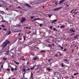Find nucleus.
<instances>
[{"mask_svg":"<svg viewBox=\"0 0 79 79\" xmlns=\"http://www.w3.org/2000/svg\"><path fill=\"white\" fill-rule=\"evenodd\" d=\"M23 39L25 41V40H26V38H25V37H23Z\"/></svg>","mask_w":79,"mask_h":79,"instance_id":"obj_45","label":"nucleus"},{"mask_svg":"<svg viewBox=\"0 0 79 79\" xmlns=\"http://www.w3.org/2000/svg\"><path fill=\"white\" fill-rule=\"evenodd\" d=\"M2 62H0V65H1V64H2Z\"/></svg>","mask_w":79,"mask_h":79,"instance_id":"obj_61","label":"nucleus"},{"mask_svg":"<svg viewBox=\"0 0 79 79\" xmlns=\"http://www.w3.org/2000/svg\"><path fill=\"white\" fill-rule=\"evenodd\" d=\"M25 5H26V6H28V7H31V6L29 5L27 3H25Z\"/></svg>","mask_w":79,"mask_h":79,"instance_id":"obj_13","label":"nucleus"},{"mask_svg":"<svg viewBox=\"0 0 79 79\" xmlns=\"http://www.w3.org/2000/svg\"><path fill=\"white\" fill-rule=\"evenodd\" d=\"M57 21V19H54V20H52V23H54V24L55 23V22H56Z\"/></svg>","mask_w":79,"mask_h":79,"instance_id":"obj_12","label":"nucleus"},{"mask_svg":"<svg viewBox=\"0 0 79 79\" xmlns=\"http://www.w3.org/2000/svg\"><path fill=\"white\" fill-rule=\"evenodd\" d=\"M61 65L62 66V68H63V67H64V65H63V63H62Z\"/></svg>","mask_w":79,"mask_h":79,"instance_id":"obj_29","label":"nucleus"},{"mask_svg":"<svg viewBox=\"0 0 79 79\" xmlns=\"http://www.w3.org/2000/svg\"><path fill=\"white\" fill-rule=\"evenodd\" d=\"M7 71L8 72H10V69H7Z\"/></svg>","mask_w":79,"mask_h":79,"instance_id":"obj_30","label":"nucleus"},{"mask_svg":"<svg viewBox=\"0 0 79 79\" xmlns=\"http://www.w3.org/2000/svg\"><path fill=\"white\" fill-rule=\"evenodd\" d=\"M64 2V0H62V1H60V2L59 3V4H60L61 3H62L63 2Z\"/></svg>","mask_w":79,"mask_h":79,"instance_id":"obj_15","label":"nucleus"},{"mask_svg":"<svg viewBox=\"0 0 79 79\" xmlns=\"http://www.w3.org/2000/svg\"><path fill=\"white\" fill-rule=\"evenodd\" d=\"M48 46H49V47H52V46L50 45V44H49Z\"/></svg>","mask_w":79,"mask_h":79,"instance_id":"obj_46","label":"nucleus"},{"mask_svg":"<svg viewBox=\"0 0 79 79\" xmlns=\"http://www.w3.org/2000/svg\"><path fill=\"white\" fill-rule=\"evenodd\" d=\"M74 77L73 76H72V78H73H73H74Z\"/></svg>","mask_w":79,"mask_h":79,"instance_id":"obj_57","label":"nucleus"},{"mask_svg":"<svg viewBox=\"0 0 79 79\" xmlns=\"http://www.w3.org/2000/svg\"><path fill=\"white\" fill-rule=\"evenodd\" d=\"M58 3V2H56L55 3V4H56V5H57L58 4H57Z\"/></svg>","mask_w":79,"mask_h":79,"instance_id":"obj_40","label":"nucleus"},{"mask_svg":"<svg viewBox=\"0 0 79 79\" xmlns=\"http://www.w3.org/2000/svg\"><path fill=\"white\" fill-rule=\"evenodd\" d=\"M61 8H62V7L57 8L56 9H54V11H57V10H60V9H61Z\"/></svg>","mask_w":79,"mask_h":79,"instance_id":"obj_6","label":"nucleus"},{"mask_svg":"<svg viewBox=\"0 0 79 79\" xmlns=\"http://www.w3.org/2000/svg\"><path fill=\"white\" fill-rule=\"evenodd\" d=\"M1 26L2 27H5V25H2Z\"/></svg>","mask_w":79,"mask_h":79,"instance_id":"obj_36","label":"nucleus"},{"mask_svg":"<svg viewBox=\"0 0 79 79\" xmlns=\"http://www.w3.org/2000/svg\"><path fill=\"white\" fill-rule=\"evenodd\" d=\"M21 34V33H20L19 34H18V35H19Z\"/></svg>","mask_w":79,"mask_h":79,"instance_id":"obj_63","label":"nucleus"},{"mask_svg":"<svg viewBox=\"0 0 79 79\" xmlns=\"http://www.w3.org/2000/svg\"><path fill=\"white\" fill-rule=\"evenodd\" d=\"M14 69V70H15V71H17V69L16 68V67L15 69Z\"/></svg>","mask_w":79,"mask_h":79,"instance_id":"obj_38","label":"nucleus"},{"mask_svg":"<svg viewBox=\"0 0 79 79\" xmlns=\"http://www.w3.org/2000/svg\"><path fill=\"white\" fill-rule=\"evenodd\" d=\"M58 74H59L58 72L56 71L54 73V76H58Z\"/></svg>","mask_w":79,"mask_h":79,"instance_id":"obj_4","label":"nucleus"},{"mask_svg":"<svg viewBox=\"0 0 79 79\" xmlns=\"http://www.w3.org/2000/svg\"><path fill=\"white\" fill-rule=\"evenodd\" d=\"M48 61L50 62V61H51V60L50 59L48 60Z\"/></svg>","mask_w":79,"mask_h":79,"instance_id":"obj_56","label":"nucleus"},{"mask_svg":"<svg viewBox=\"0 0 79 79\" xmlns=\"http://www.w3.org/2000/svg\"><path fill=\"white\" fill-rule=\"evenodd\" d=\"M65 5H67L66 6L67 7H68V6H69V5H67V4H66Z\"/></svg>","mask_w":79,"mask_h":79,"instance_id":"obj_51","label":"nucleus"},{"mask_svg":"<svg viewBox=\"0 0 79 79\" xmlns=\"http://www.w3.org/2000/svg\"><path fill=\"white\" fill-rule=\"evenodd\" d=\"M50 29H52V26H51L50 27Z\"/></svg>","mask_w":79,"mask_h":79,"instance_id":"obj_43","label":"nucleus"},{"mask_svg":"<svg viewBox=\"0 0 79 79\" xmlns=\"http://www.w3.org/2000/svg\"><path fill=\"white\" fill-rule=\"evenodd\" d=\"M26 19V18H22V20H21L20 22H21V23H23V22H24V21H25Z\"/></svg>","mask_w":79,"mask_h":79,"instance_id":"obj_2","label":"nucleus"},{"mask_svg":"<svg viewBox=\"0 0 79 79\" xmlns=\"http://www.w3.org/2000/svg\"><path fill=\"white\" fill-rule=\"evenodd\" d=\"M36 66V65H35L33 67L30 68V69L31 70H32V69H34L35 68V67Z\"/></svg>","mask_w":79,"mask_h":79,"instance_id":"obj_19","label":"nucleus"},{"mask_svg":"<svg viewBox=\"0 0 79 79\" xmlns=\"http://www.w3.org/2000/svg\"><path fill=\"white\" fill-rule=\"evenodd\" d=\"M59 55L60 56H62V54L61 53H60Z\"/></svg>","mask_w":79,"mask_h":79,"instance_id":"obj_52","label":"nucleus"},{"mask_svg":"<svg viewBox=\"0 0 79 79\" xmlns=\"http://www.w3.org/2000/svg\"><path fill=\"white\" fill-rule=\"evenodd\" d=\"M29 62H27V64H29Z\"/></svg>","mask_w":79,"mask_h":79,"instance_id":"obj_62","label":"nucleus"},{"mask_svg":"<svg viewBox=\"0 0 79 79\" xmlns=\"http://www.w3.org/2000/svg\"><path fill=\"white\" fill-rule=\"evenodd\" d=\"M23 71H24V72H25V73H26V70H25V69H24V68H23Z\"/></svg>","mask_w":79,"mask_h":79,"instance_id":"obj_34","label":"nucleus"},{"mask_svg":"<svg viewBox=\"0 0 79 79\" xmlns=\"http://www.w3.org/2000/svg\"><path fill=\"white\" fill-rule=\"evenodd\" d=\"M1 22H2V23H5V22H6V21L4 20H2L1 21Z\"/></svg>","mask_w":79,"mask_h":79,"instance_id":"obj_32","label":"nucleus"},{"mask_svg":"<svg viewBox=\"0 0 79 79\" xmlns=\"http://www.w3.org/2000/svg\"><path fill=\"white\" fill-rule=\"evenodd\" d=\"M8 66L10 68H11V66L10 65H8Z\"/></svg>","mask_w":79,"mask_h":79,"instance_id":"obj_50","label":"nucleus"},{"mask_svg":"<svg viewBox=\"0 0 79 79\" xmlns=\"http://www.w3.org/2000/svg\"><path fill=\"white\" fill-rule=\"evenodd\" d=\"M35 57H34L33 58V60H37V59L38 58V57L37 56H35Z\"/></svg>","mask_w":79,"mask_h":79,"instance_id":"obj_11","label":"nucleus"},{"mask_svg":"<svg viewBox=\"0 0 79 79\" xmlns=\"http://www.w3.org/2000/svg\"><path fill=\"white\" fill-rule=\"evenodd\" d=\"M34 48H35L36 49H39V48L37 47H34Z\"/></svg>","mask_w":79,"mask_h":79,"instance_id":"obj_41","label":"nucleus"},{"mask_svg":"<svg viewBox=\"0 0 79 79\" xmlns=\"http://www.w3.org/2000/svg\"><path fill=\"white\" fill-rule=\"evenodd\" d=\"M3 30H4V31H6L7 29H3Z\"/></svg>","mask_w":79,"mask_h":79,"instance_id":"obj_49","label":"nucleus"},{"mask_svg":"<svg viewBox=\"0 0 79 79\" xmlns=\"http://www.w3.org/2000/svg\"><path fill=\"white\" fill-rule=\"evenodd\" d=\"M31 31H29L28 33L27 32V34H31Z\"/></svg>","mask_w":79,"mask_h":79,"instance_id":"obj_33","label":"nucleus"},{"mask_svg":"<svg viewBox=\"0 0 79 79\" xmlns=\"http://www.w3.org/2000/svg\"><path fill=\"white\" fill-rule=\"evenodd\" d=\"M18 8H21V7H20V6H18Z\"/></svg>","mask_w":79,"mask_h":79,"instance_id":"obj_58","label":"nucleus"},{"mask_svg":"<svg viewBox=\"0 0 79 79\" xmlns=\"http://www.w3.org/2000/svg\"><path fill=\"white\" fill-rule=\"evenodd\" d=\"M35 17V16H31V19H33V18H34Z\"/></svg>","mask_w":79,"mask_h":79,"instance_id":"obj_35","label":"nucleus"},{"mask_svg":"<svg viewBox=\"0 0 79 79\" xmlns=\"http://www.w3.org/2000/svg\"><path fill=\"white\" fill-rule=\"evenodd\" d=\"M78 74V72H77V73H75L74 74V76H76Z\"/></svg>","mask_w":79,"mask_h":79,"instance_id":"obj_28","label":"nucleus"},{"mask_svg":"<svg viewBox=\"0 0 79 79\" xmlns=\"http://www.w3.org/2000/svg\"><path fill=\"white\" fill-rule=\"evenodd\" d=\"M78 37H79V35H77L76 36L74 37V39H76V38Z\"/></svg>","mask_w":79,"mask_h":79,"instance_id":"obj_22","label":"nucleus"},{"mask_svg":"<svg viewBox=\"0 0 79 79\" xmlns=\"http://www.w3.org/2000/svg\"><path fill=\"white\" fill-rule=\"evenodd\" d=\"M53 30L54 31H56V32H57L58 31V30H57V29H56L55 28H54L53 29Z\"/></svg>","mask_w":79,"mask_h":79,"instance_id":"obj_23","label":"nucleus"},{"mask_svg":"<svg viewBox=\"0 0 79 79\" xmlns=\"http://www.w3.org/2000/svg\"><path fill=\"white\" fill-rule=\"evenodd\" d=\"M20 59L21 60H23V61H25L26 60V59H24V57L22 56L21 58H20Z\"/></svg>","mask_w":79,"mask_h":79,"instance_id":"obj_8","label":"nucleus"},{"mask_svg":"<svg viewBox=\"0 0 79 79\" xmlns=\"http://www.w3.org/2000/svg\"><path fill=\"white\" fill-rule=\"evenodd\" d=\"M68 61V60L67 59H64V61H66L67 62Z\"/></svg>","mask_w":79,"mask_h":79,"instance_id":"obj_39","label":"nucleus"},{"mask_svg":"<svg viewBox=\"0 0 79 79\" xmlns=\"http://www.w3.org/2000/svg\"><path fill=\"white\" fill-rule=\"evenodd\" d=\"M66 48H65V49H64V50H63V51H66Z\"/></svg>","mask_w":79,"mask_h":79,"instance_id":"obj_48","label":"nucleus"},{"mask_svg":"<svg viewBox=\"0 0 79 79\" xmlns=\"http://www.w3.org/2000/svg\"><path fill=\"white\" fill-rule=\"evenodd\" d=\"M11 32V31H9L8 33H6V34H7V35H10V34Z\"/></svg>","mask_w":79,"mask_h":79,"instance_id":"obj_17","label":"nucleus"},{"mask_svg":"<svg viewBox=\"0 0 79 79\" xmlns=\"http://www.w3.org/2000/svg\"><path fill=\"white\" fill-rule=\"evenodd\" d=\"M32 53H33L32 52L31 53V54L32 55H33V56H34V55H35L34 54H32Z\"/></svg>","mask_w":79,"mask_h":79,"instance_id":"obj_59","label":"nucleus"},{"mask_svg":"<svg viewBox=\"0 0 79 79\" xmlns=\"http://www.w3.org/2000/svg\"><path fill=\"white\" fill-rule=\"evenodd\" d=\"M23 26V25H19L17 26V27H21V26Z\"/></svg>","mask_w":79,"mask_h":79,"instance_id":"obj_25","label":"nucleus"},{"mask_svg":"<svg viewBox=\"0 0 79 79\" xmlns=\"http://www.w3.org/2000/svg\"><path fill=\"white\" fill-rule=\"evenodd\" d=\"M2 7H4V8L6 7V6L5 5H2Z\"/></svg>","mask_w":79,"mask_h":79,"instance_id":"obj_37","label":"nucleus"},{"mask_svg":"<svg viewBox=\"0 0 79 79\" xmlns=\"http://www.w3.org/2000/svg\"><path fill=\"white\" fill-rule=\"evenodd\" d=\"M45 53L46 52V51H45V50H41L40 52L41 53Z\"/></svg>","mask_w":79,"mask_h":79,"instance_id":"obj_20","label":"nucleus"},{"mask_svg":"<svg viewBox=\"0 0 79 79\" xmlns=\"http://www.w3.org/2000/svg\"><path fill=\"white\" fill-rule=\"evenodd\" d=\"M3 64H2V65L1 66V68H3Z\"/></svg>","mask_w":79,"mask_h":79,"instance_id":"obj_44","label":"nucleus"},{"mask_svg":"<svg viewBox=\"0 0 79 79\" xmlns=\"http://www.w3.org/2000/svg\"><path fill=\"white\" fill-rule=\"evenodd\" d=\"M61 8H62V7L57 8L56 9H54V11H57V10H60V9H61Z\"/></svg>","mask_w":79,"mask_h":79,"instance_id":"obj_5","label":"nucleus"},{"mask_svg":"<svg viewBox=\"0 0 79 79\" xmlns=\"http://www.w3.org/2000/svg\"><path fill=\"white\" fill-rule=\"evenodd\" d=\"M11 71H14V69L13 68H12L11 69Z\"/></svg>","mask_w":79,"mask_h":79,"instance_id":"obj_31","label":"nucleus"},{"mask_svg":"<svg viewBox=\"0 0 79 79\" xmlns=\"http://www.w3.org/2000/svg\"><path fill=\"white\" fill-rule=\"evenodd\" d=\"M15 32H19V31H16Z\"/></svg>","mask_w":79,"mask_h":79,"instance_id":"obj_60","label":"nucleus"},{"mask_svg":"<svg viewBox=\"0 0 79 79\" xmlns=\"http://www.w3.org/2000/svg\"><path fill=\"white\" fill-rule=\"evenodd\" d=\"M41 71V69L38 68L37 69H36V73L38 74H39L40 73V71Z\"/></svg>","mask_w":79,"mask_h":79,"instance_id":"obj_3","label":"nucleus"},{"mask_svg":"<svg viewBox=\"0 0 79 79\" xmlns=\"http://www.w3.org/2000/svg\"><path fill=\"white\" fill-rule=\"evenodd\" d=\"M23 79H25V77L24 76V75H23Z\"/></svg>","mask_w":79,"mask_h":79,"instance_id":"obj_53","label":"nucleus"},{"mask_svg":"<svg viewBox=\"0 0 79 79\" xmlns=\"http://www.w3.org/2000/svg\"><path fill=\"white\" fill-rule=\"evenodd\" d=\"M76 11V9H75L74 11L73 12V13H75V14H77V12H75Z\"/></svg>","mask_w":79,"mask_h":79,"instance_id":"obj_26","label":"nucleus"},{"mask_svg":"<svg viewBox=\"0 0 79 79\" xmlns=\"http://www.w3.org/2000/svg\"><path fill=\"white\" fill-rule=\"evenodd\" d=\"M40 27H42V24H40Z\"/></svg>","mask_w":79,"mask_h":79,"instance_id":"obj_42","label":"nucleus"},{"mask_svg":"<svg viewBox=\"0 0 79 79\" xmlns=\"http://www.w3.org/2000/svg\"><path fill=\"white\" fill-rule=\"evenodd\" d=\"M6 59H7V58L6 56H4L3 58V60H6Z\"/></svg>","mask_w":79,"mask_h":79,"instance_id":"obj_16","label":"nucleus"},{"mask_svg":"<svg viewBox=\"0 0 79 79\" xmlns=\"http://www.w3.org/2000/svg\"><path fill=\"white\" fill-rule=\"evenodd\" d=\"M46 70H47V71H48V72H50V71L52 70V69H50L49 68H47L46 69Z\"/></svg>","mask_w":79,"mask_h":79,"instance_id":"obj_10","label":"nucleus"},{"mask_svg":"<svg viewBox=\"0 0 79 79\" xmlns=\"http://www.w3.org/2000/svg\"><path fill=\"white\" fill-rule=\"evenodd\" d=\"M2 41H3V40L1 39L0 40V42H2Z\"/></svg>","mask_w":79,"mask_h":79,"instance_id":"obj_55","label":"nucleus"},{"mask_svg":"<svg viewBox=\"0 0 79 79\" xmlns=\"http://www.w3.org/2000/svg\"><path fill=\"white\" fill-rule=\"evenodd\" d=\"M12 79H16V78H12Z\"/></svg>","mask_w":79,"mask_h":79,"instance_id":"obj_64","label":"nucleus"},{"mask_svg":"<svg viewBox=\"0 0 79 79\" xmlns=\"http://www.w3.org/2000/svg\"><path fill=\"white\" fill-rule=\"evenodd\" d=\"M70 32H75V29H72L71 30L70 29Z\"/></svg>","mask_w":79,"mask_h":79,"instance_id":"obj_14","label":"nucleus"},{"mask_svg":"<svg viewBox=\"0 0 79 79\" xmlns=\"http://www.w3.org/2000/svg\"><path fill=\"white\" fill-rule=\"evenodd\" d=\"M59 47L60 48V49H61L62 50H63V47L60 46V45L59 46Z\"/></svg>","mask_w":79,"mask_h":79,"instance_id":"obj_21","label":"nucleus"},{"mask_svg":"<svg viewBox=\"0 0 79 79\" xmlns=\"http://www.w3.org/2000/svg\"><path fill=\"white\" fill-rule=\"evenodd\" d=\"M30 77L31 79H34V77H33V73H32V72L31 73V75Z\"/></svg>","mask_w":79,"mask_h":79,"instance_id":"obj_7","label":"nucleus"},{"mask_svg":"<svg viewBox=\"0 0 79 79\" xmlns=\"http://www.w3.org/2000/svg\"><path fill=\"white\" fill-rule=\"evenodd\" d=\"M27 71H30V69H29V68H28L27 69Z\"/></svg>","mask_w":79,"mask_h":79,"instance_id":"obj_47","label":"nucleus"},{"mask_svg":"<svg viewBox=\"0 0 79 79\" xmlns=\"http://www.w3.org/2000/svg\"><path fill=\"white\" fill-rule=\"evenodd\" d=\"M14 62L16 64H19V63L18 62H16V61H15V60H14Z\"/></svg>","mask_w":79,"mask_h":79,"instance_id":"obj_24","label":"nucleus"},{"mask_svg":"<svg viewBox=\"0 0 79 79\" xmlns=\"http://www.w3.org/2000/svg\"><path fill=\"white\" fill-rule=\"evenodd\" d=\"M37 20H40V18H34L33 20V21H37Z\"/></svg>","mask_w":79,"mask_h":79,"instance_id":"obj_9","label":"nucleus"},{"mask_svg":"<svg viewBox=\"0 0 79 79\" xmlns=\"http://www.w3.org/2000/svg\"><path fill=\"white\" fill-rule=\"evenodd\" d=\"M10 43V41L8 40H5L4 42H3L2 43V44L1 45V46L2 48V50L4 48H5L6 46H7V45L8 44H9Z\"/></svg>","mask_w":79,"mask_h":79,"instance_id":"obj_1","label":"nucleus"},{"mask_svg":"<svg viewBox=\"0 0 79 79\" xmlns=\"http://www.w3.org/2000/svg\"><path fill=\"white\" fill-rule=\"evenodd\" d=\"M48 17H49V18H50V17H51V16L52 15V14L50 15L49 14H48Z\"/></svg>","mask_w":79,"mask_h":79,"instance_id":"obj_27","label":"nucleus"},{"mask_svg":"<svg viewBox=\"0 0 79 79\" xmlns=\"http://www.w3.org/2000/svg\"><path fill=\"white\" fill-rule=\"evenodd\" d=\"M74 35V34L73 33V34H71V36H73V35Z\"/></svg>","mask_w":79,"mask_h":79,"instance_id":"obj_54","label":"nucleus"},{"mask_svg":"<svg viewBox=\"0 0 79 79\" xmlns=\"http://www.w3.org/2000/svg\"><path fill=\"white\" fill-rule=\"evenodd\" d=\"M64 27H65L64 25H62L60 27V28H61V29H62V28H64Z\"/></svg>","mask_w":79,"mask_h":79,"instance_id":"obj_18","label":"nucleus"}]
</instances>
